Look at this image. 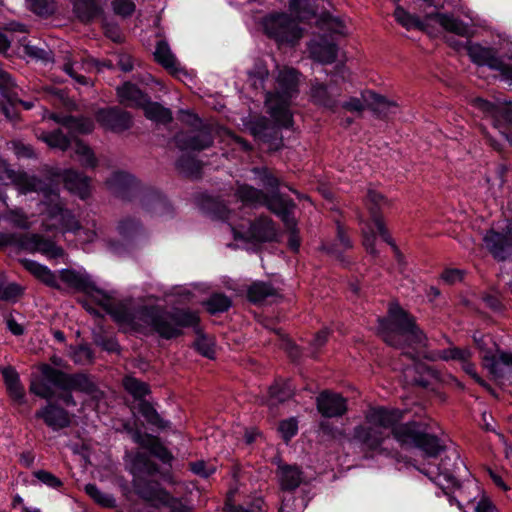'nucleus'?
<instances>
[{
    "mask_svg": "<svg viewBox=\"0 0 512 512\" xmlns=\"http://www.w3.org/2000/svg\"><path fill=\"white\" fill-rule=\"evenodd\" d=\"M293 394L294 389L289 381L277 382L269 388L270 399L275 403L284 402L291 398Z\"/></svg>",
    "mask_w": 512,
    "mask_h": 512,
    "instance_id": "46",
    "label": "nucleus"
},
{
    "mask_svg": "<svg viewBox=\"0 0 512 512\" xmlns=\"http://www.w3.org/2000/svg\"><path fill=\"white\" fill-rule=\"evenodd\" d=\"M178 169L187 176L198 177L201 170L200 162L190 157H182L177 163Z\"/></svg>",
    "mask_w": 512,
    "mask_h": 512,
    "instance_id": "53",
    "label": "nucleus"
},
{
    "mask_svg": "<svg viewBox=\"0 0 512 512\" xmlns=\"http://www.w3.org/2000/svg\"><path fill=\"white\" fill-rule=\"evenodd\" d=\"M299 73L294 68L284 67L278 71L275 92H268L265 105L270 116L281 127L292 125L291 99L298 93Z\"/></svg>",
    "mask_w": 512,
    "mask_h": 512,
    "instance_id": "4",
    "label": "nucleus"
},
{
    "mask_svg": "<svg viewBox=\"0 0 512 512\" xmlns=\"http://www.w3.org/2000/svg\"><path fill=\"white\" fill-rule=\"evenodd\" d=\"M431 430L432 426L430 422H428L422 431L415 448L422 450L427 457H437L442 451H444L445 446L441 444L440 439L436 435L429 432Z\"/></svg>",
    "mask_w": 512,
    "mask_h": 512,
    "instance_id": "30",
    "label": "nucleus"
},
{
    "mask_svg": "<svg viewBox=\"0 0 512 512\" xmlns=\"http://www.w3.org/2000/svg\"><path fill=\"white\" fill-rule=\"evenodd\" d=\"M59 278L67 284L69 287L78 290L83 291L86 293H96V298L99 301V304L104 307L106 310V307L103 305L106 302V299L108 298L112 304H116L112 298L102 291L95 289L91 281L88 277L69 269H63L59 273Z\"/></svg>",
    "mask_w": 512,
    "mask_h": 512,
    "instance_id": "16",
    "label": "nucleus"
},
{
    "mask_svg": "<svg viewBox=\"0 0 512 512\" xmlns=\"http://www.w3.org/2000/svg\"><path fill=\"white\" fill-rule=\"evenodd\" d=\"M12 169L6 162H0V201L7 206V194L6 190L9 187L11 181Z\"/></svg>",
    "mask_w": 512,
    "mask_h": 512,
    "instance_id": "54",
    "label": "nucleus"
},
{
    "mask_svg": "<svg viewBox=\"0 0 512 512\" xmlns=\"http://www.w3.org/2000/svg\"><path fill=\"white\" fill-rule=\"evenodd\" d=\"M204 305L209 313L216 314L227 311L231 306V300L224 294H213Z\"/></svg>",
    "mask_w": 512,
    "mask_h": 512,
    "instance_id": "47",
    "label": "nucleus"
},
{
    "mask_svg": "<svg viewBox=\"0 0 512 512\" xmlns=\"http://www.w3.org/2000/svg\"><path fill=\"white\" fill-rule=\"evenodd\" d=\"M2 375L10 397L19 404L23 403L25 392L17 371L12 367H6L2 369Z\"/></svg>",
    "mask_w": 512,
    "mask_h": 512,
    "instance_id": "37",
    "label": "nucleus"
},
{
    "mask_svg": "<svg viewBox=\"0 0 512 512\" xmlns=\"http://www.w3.org/2000/svg\"><path fill=\"white\" fill-rule=\"evenodd\" d=\"M22 265L26 270L33 274L37 279L45 283L46 285L59 289L57 276L46 266L39 264L36 261L30 259L21 260Z\"/></svg>",
    "mask_w": 512,
    "mask_h": 512,
    "instance_id": "36",
    "label": "nucleus"
},
{
    "mask_svg": "<svg viewBox=\"0 0 512 512\" xmlns=\"http://www.w3.org/2000/svg\"><path fill=\"white\" fill-rule=\"evenodd\" d=\"M22 265L26 270L33 274L37 279L45 283L46 285L59 289L57 276L46 266L39 264L36 261L30 259L21 260Z\"/></svg>",
    "mask_w": 512,
    "mask_h": 512,
    "instance_id": "35",
    "label": "nucleus"
},
{
    "mask_svg": "<svg viewBox=\"0 0 512 512\" xmlns=\"http://www.w3.org/2000/svg\"><path fill=\"white\" fill-rule=\"evenodd\" d=\"M246 128L249 132L256 138H259L263 141H266V131L269 128L268 119L265 117H258L248 121L246 124Z\"/></svg>",
    "mask_w": 512,
    "mask_h": 512,
    "instance_id": "50",
    "label": "nucleus"
},
{
    "mask_svg": "<svg viewBox=\"0 0 512 512\" xmlns=\"http://www.w3.org/2000/svg\"><path fill=\"white\" fill-rule=\"evenodd\" d=\"M85 492L98 504L104 507H113L115 499L108 494L103 493L95 484L85 485Z\"/></svg>",
    "mask_w": 512,
    "mask_h": 512,
    "instance_id": "49",
    "label": "nucleus"
},
{
    "mask_svg": "<svg viewBox=\"0 0 512 512\" xmlns=\"http://www.w3.org/2000/svg\"><path fill=\"white\" fill-rule=\"evenodd\" d=\"M338 94H333L328 87L317 80L311 82L310 100L319 106L334 110L338 103Z\"/></svg>",
    "mask_w": 512,
    "mask_h": 512,
    "instance_id": "29",
    "label": "nucleus"
},
{
    "mask_svg": "<svg viewBox=\"0 0 512 512\" xmlns=\"http://www.w3.org/2000/svg\"><path fill=\"white\" fill-rule=\"evenodd\" d=\"M22 294V288L16 283H10L6 286L0 282V300H16Z\"/></svg>",
    "mask_w": 512,
    "mask_h": 512,
    "instance_id": "60",
    "label": "nucleus"
},
{
    "mask_svg": "<svg viewBox=\"0 0 512 512\" xmlns=\"http://www.w3.org/2000/svg\"><path fill=\"white\" fill-rule=\"evenodd\" d=\"M62 124L72 131L83 134L92 132L94 128L93 121L89 118L83 117H67L62 121Z\"/></svg>",
    "mask_w": 512,
    "mask_h": 512,
    "instance_id": "48",
    "label": "nucleus"
},
{
    "mask_svg": "<svg viewBox=\"0 0 512 512\" xmlns=\"http://www.w3.org/2000/svg\"><path fill=\"white\" fill-rule=\"evenodd\" d=\"M19 194L26 195L33 192H40L43 194L45 202H54L58 199V191L51 185H47L44 181L35 175H31L25 171H15L12 169L11 181Z\"/></svg>",
    "mask_w": 512,
    "mask_h": 512,
    "instance_id": "7",
    "label": "nucleus"
},
{
    "mask_svg": "<svg viewBox=\"0 0 512 512\" xmlns=\"http://www.w3.org/2000/svg\"><path fill=\"white\" fill-rule=\"evenodd\" d=\"M111 8L115 15L128 18L135 12L136 5L132 0H112Z\"/></svg>",
    "mask_w": 512,
    "mask_h": 512,
    "instance_id": "52",
    "label": "nucleus"
},
{
    "mask_svg": "<svg viewBox=\"0 0 512 512\" xmlns=\"http://www.w3.org/2000/svg\"><path fill=\"white\" fill-rule=\"evenodd\" d=\"M70 356L76 364L80 365L89 364L93 360V352L87 346H78L73 348L70 352Z\"/></svg>",
    "mask_w": 512,
    "mask_h": 512,
    "instance_id": "57",
    "label": "nucleus"
},
{
    "mask_svg": "<svg viewBox=\"0 0 512 512\" xmlns=\"http://www.w3.org/2000/svg\"><path fill=\"white\" fill-rule=\"evenodd\" d=\"M73 8L77 18L83 23H88L103 13V6L96 0H75Z\"/></svg>",
    "mask_w": 512,
    "mask_h": 512,
    "instance_id": "32",
    "label": "nucleus"
},
{
    "mask_svg": "<svg viewBox=\"0 0 512 512\" xmlns=\"http://www.w3.org/2000/svg\"><path fill=\"white\" fill-rule=\"evenodd\" d=\"M473 105L486 114H489L493 117L501 116L509 122H512L511 103H507L505 106H498L482 98H476L473 100Z\"/></svg>",
    "mask_w": 512,
    "mask_h": 512,
    "instance_id": "39",
    "label": "nucleus"
},
{
    "mask_svg": "<svg viewBox=\"0 0 512 512\" xmlns=\"http://www.w3.org/2000/svg\"><path fill=\"white\" fill-rule=\"evenodd\" d=\"M280 488L285 491L297 489L303 480V472L297 465L280 462L276 470Z\"/></svg>",
    "mask_w": 512,
    "mask_h": 512,
    "instance_id": "22",
    "label": "nucleus"
},
{
    "mask_svg": "<svg viewBox=\"0 0 512 512\" xmlns=\"http://www.w3.org/2000/svg\"><path fill=\"white\" fill-rule=\"evenodd\" d=\"M248 299L253 303H261L267 298L278 296V292L270 284L265 282H254L247 291Z\"/></svg>",
    "mask_w": 512,
    "mask_h": 512,
    "instance_id": "41",
    "label": "nucleus"
},
{
    "mask_svg": "<svg viewBox=\"0 0 512 512\" xmlns=\"http://www.w3.org/2000/svg\"><path fill=\"white\" fill-rule=\"evenodd\" d=\"M195 347L203 356L213 358L215 352L214 344L206 336L200 335L195 342Z\"/></svg>",
    "mask_w": 512,
    "mask_h": 512,
    "instance_id": "62",
    "label": "nucleus"
},
{
    "mask_svg": "<svg viewBox=\"0 0 512 512\" xmlns=\"http://www.w3.org/2000/svg\"><path fill=\"white\" fill-rule=\"evenodd\" d=\"M123 385L126 391L131 394L135 399H142L150 393L149 385L135 377L127 376L123 380Z\"/></svg>",
    "mask_w": 512,
    "mask_h": 512,
    "instance_id": "45",
    "label": "nucleus"
},
{
    "mask_svg": "<svg viewBox=\"0 0 512 512\" xmlns=\"http://www.w3.org/2000/svg\"><path fill=\"white\" fill-rule=\"evenodd\" d=\"M271 212L279 216L284 222L287 229H293L296 226V220L293 216L295 203L289 198L275 193L271 196L266 194V199L263 202Z\"/></svg>",
    "mask_w": 512,
    "mask_h": 512,
    "instance_id": "18",
    "label": "nucleus"
},
{
    "mask_svg": "<svg viewBox=\"0 0 512 512\" xmlns=\"http://www.w3.org/2000/svg\"><path fill=\"white\" fill-rule=\"evenodd\" d=\"M404 418V411L375 407L365 413V423L354 428L353 437L365 449L378 450L389 438L390 427Z\"/></svg>",
    "mask_w": 512,
    "mask_h": 512,
    "instance_id": "3",
    "label": "nucleus"
},
{
    "mask_svg": "<svg viewBox=\"0 0 512 512\" xmlns=\"http://www.w3.org/2000/svg\"><path fill=\"white\" fill-rule=\"evenodd\" d=\"M482 365L496 380L512 381V353L498 350L497 354L486 353Z\"/></svg>",
    "mask_w": 512,
    "mask_h": 512,
    "instance_id": "10",
    "label": "nucleus"
},
{
    "mask_svg": "<svg viewBox=\"0 0 512 512\" xmlns=\"http://www.w3.org/2000/svg\"><path fill=\"white\" fill-rule=\"evenodd\" d=\"M316 407L325 418L342 417L348 410L346 398L328 390L322 391L317 396Z\"/></svg>",
    "mask_w": 512,
    "mask_h": 512,
    "instance_id": "14",
    "label": "nucleus"
},
{
    "mask_svg": "<svg viewBox=\"0 0 512 512\" xmlns=\"http://www.w3.org/2000/svg\"><path fill=\"white\" fill-rule=\"evenodd\" d=\"M6 218L16 227L22 229L29 228V222L26 214L20 209H10L6 213Z\"/></svg>",
    "mask_w": 512,
    "mask_h": 512,
    "instance_id": "59",
    "label": "nucleus"
},
{
    "mask_svg": "<svg viewBox=\"0 0 512 512\" xmlns=\"http://www.w3.org/2000/svg\"><path fill=\"white\" fill-rule=\"evenodd\" d=\"M32 474L38 481L50 488L60 489L63 486L62 480L49 471L36 470Z\"/></svg>",
    "mask_w": 512,
    "mask_h": 512,
    "instance_id": "56",
    "label": "nucleus"
},
{
    "mask_svg": "<svg viewBox=\"0 0 512 512\" xmlns=\"http://www.w3.org/2000/svg\"><path fill=\"white\" fill-rule=\"evenodd\" d=\"M309 51L311 57L322 64L333 63L337 58V46L326 40L311 42Z\"/></svg>",
    "mask_w": 512,
    "mask_h": 512,
    "instance_id": "31",
    "label": "nucleus"
},
{
    "mask_svg": "<svg viewBox=\"0 0 512 512\" xmlns=\"http://www.w3.org/2000/svg\"><path fill=\"white\" fill-rule=\"evenodd\" d=\"M265 33L279 45H295L303 36V30L295 19L286 14H277L264 20Z\"/></svg>",
    "mask_w": 512,
    "mask_h": 512,
    "instance_id": "6",
    "label": "nucleus"
},
{
    "mask_svg": "<svg viewBox=\"0 0 512 512\" xmlns=\"http://www.w3.org/2000/svg\"><path fill=\"white\" fill-rule=\"evenodd\" d=\"M47 218L55 223L51 227L60 228L63 232H75L80 224L71 211L63 207L60 197L54 202H45Z\"/></svg>",
    "mask_w": 512,
    "mask_h": 512,
    "instance_id": "11",
    "label": "nucleus"
},
{
    "mask_svg": "<svg viewBox=\"0 0 512 512\" xmlns=\"http://www.w3.org/2000/svg\"><path fill=\"white\" fill-rule=\"evenodd\" d=\"M394 17L396 21L407 30L419 29L426 31L427 33H432L429 31L428 14L425 15L423 19H420L419 17L407 12L401 6H397L394 11Z\"/></svg>",
    "mask_w": 512,
    "mask_h": 512,
    "instance_id": "33",
    "label": "nucleus"
},
{
    "mask_svg": "<svg viewBox=\"0 0 512 512\" xmlns=\"http://www.w3.org/2000/svg\"><path fill=\"white\" fill-rule=\"evenodd\" d=\"M483 242L497 261H505L512 255V235L510 233H500L491 229L485 233Z\"/></svg>",
    "mask_w": 512,
    "mask_h": 512,
    "instance_id": "13",
    "label": "nucleus"
},
{
    "mask_svg": "<svg viewBox=\"0 0 512 512\" xmlns=\"http://www.w3.org/2000/svg\"><path fill=\"white\" fill-rule=\"evenodd\" d=\"M465 48L472 62L477 65L488 66L495 71H498V69L502 67L503 59L497 55L494 49L469 42L466 44Z\"/></svg>",
    "mask_w": 512,
    "mask_h": 512,
    "instance_id": "20",
    "label": "nucleus"
},
{
    "mask_svg": "<svg viewBox=\"0 0 512 512\" xmlns=\"http://www.w3.org/2000/svg\"><path fill=\"white\" fill-rule=\"evenodd\" d=\"M429 31L434 34L436 26L443 30L456 34L460 37L469 38L473 35L471 26L452 14L447 13H430L428 14Z\"/></svg>",
    "mask_w": 512,
    "mask_h": 512,
    "instance_id": "9",
    "label": "nucleus"
},
{
    "mask_svg": "<svg viewBox=\"0 0 512 512\" xmlns=\"http://www.w3.org/2000/svg\"><path fill=\"white\" fill-rule=\"evenodd\" d=\"M74 152L77 155L81 166L85 168H95L97 166L98 161L94 152L82 141H77L75 143Z\"/></svg>",
    "mask_w": 512,
    "mask_h": 512,
    "instance_id": "44",
    "label": "nucleus"
},
{
    "mask_svg": "<svg viewBox=\"0 0 512 512\" xmlns=\"http://www.w3.org/2000/svg\"><path fill=\"white\" fill-rule=\"evenodd\" d=\"M30 391L44 399H50L53 396L50 386L43 380L33 381L30 385Z\"/></svg>",
    "mask_w": 512,
    "mask_h": 512,
    "instance_id": "63",
    "label": "nucleus"
},
{
    "mask_svg": "<svg viewBox=\"0 0 512 512\" xmlns=\"http://www.w3.org/2000/svg\"><path fill=\"white\" fill-rule=\"evenodd\" d=\"M140 107L143 108L146 118L159 122L169 123L172 120V113L168 108L163 107L157 102H151L147 97V102Z\"/></svg>",
    "mask_w": 512,
    "mask_h": 512,
    "instance_id": "40",
    "label": "nucleus"
},
{
    "mask_svg": "<svg viewBox=\"0 0 512 512\" xmlns=\"http://www.w3.org/2000/svg\"><path fill=\"white\" fill-rule=\"evenodd\" d=\"M155 60L162 65L164 68L170 70L172 73H176L177 60L172 54L169 45L166 41H159L156 45L154 52Z\"/></svg>",
    "mask_w": 512,
    "mask_h": 512,
    "instance_id": "42",
    "label": "nucleus"
},
{
    "mask_svg": "<svg viewBox=\"0 0 512 512\" xmlns=\"http://www.w3.org/2000/svg\"><path fill=\"white\" fill-rule=\"evenodd\" d=\"M366 207L368 208L371 218L375 223L380 236L385 242L392 245L395 250L397 247L394 245L392 238L385 227L383 218L381 216V210L391 206L390 200L385 198L380 192L375 189H368L365 200Z\"/></svg>",
    "mask_w": 512,
    "mask_h": 512,
    "instance_id": "8",
    "label": "nucleus"
},
{
    "mask_svg": "<svg viewBox=\"0 0 512 512\" xmlns=\"http://www.w3.org/2000/svg\"><path fill=\"white\" fill-rule=\"evenodd\" d=\"M244 237L249 241L255 242L272 241L276 237L273 221L268 217H259L251 223Z\"/></svg>",
    "mask_w": 512,
    "mask_h": 512,
    "instance_id": "23",
    "label": "nucleus"
},
{
    "mask_svg": "<svg viewBox=\"0 0 512 512\" xmlns=\"http://www.w3.org/2000/svg\"><path fill=\"white\" fill-rule=\"evenodd\" d=\"M63 182L65 187L72 193L85 199L90 193V179L83 174L69 169L63 173Z\"/></svg>",
    "mask_w": 512,
    "mask_h": 512,
    "instance_id": "25",
    "label": "nucleus"
},
{
    "mask_svg": "<svg viewBox=\"0 0 512 512\" xmlns=\"http://www.w3.org/2000/svg\"><path fill=\"white\" fill-rule=\"evenodd\" d=\"M19 246L30 252H40L52 258L61 257L64 251L61 247L57 246L53 241L45 239L38 234L25 235L20 238Z\"/></svg>",
    "mask_w": 512,
    "mask_h": 512,
    "instance_id": "19",
    "label": "nucleus"
},
{
    "mask_svg": "<svg viewBox=\"0 0 512 512\" xmlns=\"http://www.w3.org/2000/svg\"><path fill=\"white\" fill-rule=\"evenodd\" d=\"M135 178L126 172H115L106 180L107 188L116 196L126 199L128 192L136 187Z\"/></svg>",
    "mask_w": 512,
    "mask_h": 512,
    "instance_id": "26",
    "label": "nucleus"
},
{
    "mask_svg": "<svg viewBox=\"0 0 512 512\" xmlns=\"http://www.w3.org/2000/svg\"><path fill=\"white\" fill-rule=\"evenodd\" d=\"M379 333L383 340L390 346L402 350V356L412 362L411 367L403 368L404 381L408 385H425V383L415 376V372L420 367L417 360L420 357L436 360H459L469 359L471 352L468 349L452 347L441 351L433 352L427 355L425 348L428 339L425 333L416 324L413 315L404 310L398 303H391L388 309L387 318L379 320Z\"/></svg>",
    "mask_w": 512,
    "mask_h": 512,
    "instance_id": "1",
    "label": "nucleus"
},
{
    "mask_svg": "<svg viewBox=\"0 0 512 512\" xmlns=\"http://www.w3.org/2000/svg\"><path fill=\"white\" fill-rule=\"evenodd\" d=\"M235 196L242 203L254 206L263 205L266 199V194L262 190L248 184H239Z\"/></svg>",
    "mask_w": 512,
    "mask_h": 512,
    "instance_id": "38",
    "label": "nucleus"
},
{
    "mask_svg": "<svg viewBox=\"0 0 512 512\" xmlns=\"http://www.w3.org/2000/svg\"><path fill=\"white\" fill-rule=\"evenodd\" d=\"M60 64L62 70L73 78L77 83L81 85H89L90 81L83 75L79 74V71L83 69L84 61L77 55H74L70 51L62 52L60 56Z\"/></svg>",
    "mask_w": 512,
    "mask_h": 512,
    "instance_id": "28",
    "label": "nucleus"
},
{
    "mask_svg": "<svg viewBox=\"0 0 512 512\" xmlns=\"http://www.w3.org/2000/svg\"><path fill=\"white\" fill-rule=\"evenodd\" d=\"M24 53L30 57L40 59L43 61H51L52 53L49 50H45L36 46H32L29 44L24 45Z\"/></svg>",
    "mask_w": 512,
    "mask_h": 512,
    "instance_id": "64",
    "label": "nucleus"
},
{
    "mask_svg": "<svg viewBox=\"0 0 512 512\" xmlns=\"http://www.w3.org/2000/svg\"><path fill=\"white\" fill-rule=\"evenodd\" d=\"M30 9L38 15H49L54 11L53 0H27Z\"/></svg>",
    "mask_w": 512,
    "mask_h": 512,
    "instance_id": "58",
    "label": "nucleus"
},
{
    "mask_svg": "<svg viewBox=\"0 0 512 512\" xmlns=\"http://www.w3.org/2000/svg\"><path fill=\"white\" fill-rule=\"evenodd\" d=\"M135 488L137 494L143 500L157 508L165 506L172 498V495L157 481L138 480L135 484Z\"/></svg>",
    "mask_w": 512,
    "mask_h": 512,
    "instance_id": "17",
    "label": "nucleus"
},
{
    "mask_svg": "<svg viewBox=\"0 0 512 512\" xmlns=\"http://www.w3.org/2000/svg\"><path fill=\"white\" fill-rule=\"evenodd\" d=\"M362 96L367 102L368 107L379 117L387 118L398 111V105L394 101L388 100L375 92L368 91Z\"/></svg>",
    "mask_w": 512,
    "mask_h": 512,
    "instance_id": "24",
    "label": "nucleus"
},
{
    "mask_svg": "<svg viewBox=\"0 0 512 512\" xmlns=\"http://www.w3.org/2000/svg\"><path fill=\"white\" fill-rule=\"evenodd\" d=\"M117 95L121 103L130 106L140 107L147 102V95L130 82H126L118 87Z\"/></svg>",
    "mask_w": 512,
    "mask_h": 512,
    "instance_id": "34",
    "label": "nucleus"
},
{
    "mask_svg": "<svg viewBox=\"0 0 512 512\" xmlns=\"http://www.w3.org/2000/svg\"><path fill=\"white\" fill-rule=\"evenodd\" d=\"M393 424L390 427L393 438L402 447L413 448L415 447L422 431L427 425V421H409L406 423Z\"/></svg>",
    "mask_w": 512,
    "mask_h": 512,
    "instance_id": "15",
    "label": "nucleus"
},
{
    "mask_svg": "<svg viewBox=\"0 0 512 512\" xmlns=\"http://www.w3.org/2000/svg\"><path fill=\"white\" fill-rule=\"evenodd\" d=\"M41 418L51 429L57 431L68 427L71 424L69 413L62 407L55 404H48L35 414Z\"/></svg>",
    "mask_w": 512,
    "mask_h": 512,
    "instance_id": "21",
    "label": "nucleus"
},
{
    "mask_svg": "<svg viewBox=\"0 0 512 512\" xmlns=\"http://www.w3.org/2000/svg\"><path fill=\"white\" fill-rule=\"evenodd\" d=\"M103 305L117 323L139 332L151 330L165 339L178 337L182 328L195 327L199 322L197 313L189 310L169 312L157 306L132 309L130 303L112 304L108 298Z\"/></svg>",
    "mask_w": 512,
    "mask_h": 512,
    "instance_id": "2",
    "label": "nucleus"
},
{
    "mask_svg": "<svg viewBox=\"0 0 512 512\" xmlns=\"http://www.w3.org/2000/svg\"><path fill=\"white\" fill-rule=\"evenodd\" d=\"M46 378L63 391H77L98 398L101 394L94 380L87 374H66L60 370L45 366Z\"/></svg>",
    "mask_w": 512,
    "mask_h": 512,
    "instance_id": "5",
    "label": "nucleus"
},
{
    "mask_svg": "<svg viewBox=\"0 0 512 512\" xmlns=\"http://www.w3.org/2000/svg\"><path fill=\"white\" fill-rule=\"evenodd\" d=\"M176 145L181 150H203L212 144V137L207 131H200L195 135L179 133L175 136Z\"/></svg>",
    "mask_w": 512,
    "mask_h": 512,
    "instance_id": "27",
    "label": "nucleus"
},
{
    "mask_svg": "<svg viewBox=\"0 0 512 512\" xmlns=\"http://www.w3.org/2000/svg\"><path fill=\"white\" fill-rule=\"evenodd\" d=\"M253 172L259 176L262 185L271 191L278 190L279 180L266 167L254 168Z\"/></svg>",
    "mask_w": 512,
    "mask_h": 512,
    "instance_id": "55",
    "label": "nucleus"
},
{
    "mask_svg": "<svg viewBox=\"0 0 512 512\" xmlns=\"http://www.w3.org/2000/svg\"><path fill=\"white\" fill-rule=\"evenodd\" d=\"M96 120L102 127L115 133L128 130L133 124L130 113L117 107L100 109L96 113Z\"/></svg>",
    "mask_w": 512,
    "mask_h": 512,
    "instance_id": "12",
    "label": "nucleus"
},
{
    "mask_svg": "<svg viewBox=\"0 0 512 512\" xmlns=\"http://www.w3.org/2000/svg\"><path fill=\"white\" fill-rule=\"evenodd\" d=\"M279 431L282 434V437L287 442L289 441L293 436L296 435L298 431V423L295 418H290L287 420H283L279 424Z\"/></svg>",
    "mask_w": 512,
    "mask_h": 512,
    "instance_id": "61",
    "label": "nucleus"
},
{
    "mask_svg": "<svg viewBox=\"0 0 512 512\" xmlns=\"http://www.w3.org/2000/svg\"><path fill=\"white\" fill-rule=\"evenodd\" d=\"M37 137L51 148H58L65 151L70 146L69 139L60 130L41 132Z\"/></svg>",
    "mask_w": 512,
    "mask_h": 512,
    "instance_id": "43",
    "label": "nucleus"
},
{
    "mask_svg": "<svg viewBox=\"0 0 512 512\" xmlns=\"http://www.w3.org/2000/svg\"><path fill=\"white\" fill-rule=\"evenodd\" d=\"M139 412L142 416L151 424L156 425L158 427L164 428L165 423L157 413L155 408L151 405V403L147 401H142L139 404Z\"/></svg>",
    "mask_w": 512,
    "mask_h": 512,
    "instance_id": "51",
    "label": "nucleus"
}]
</instances>
